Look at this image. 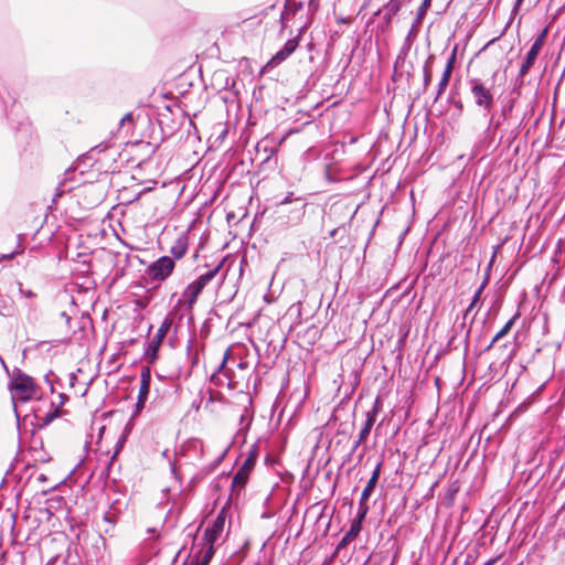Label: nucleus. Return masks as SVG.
<instances>
[{
	"label": "nucleus",
	"mask_w": 565,
	"mask_h": 565,
	"mask_svg": "<svg viewBox=\"0 0 565 565\" xmlns=\"http://www.w3.org/2000/svg\"><path fill=\"white\" fill-rule=\"evenodd\" d=\"M36 387L38 385L32 376L24 373L18 367L14 369L13 376L10 379L9 382V390L12 395L13 409L17 419V428L20 438H22L21 417L15 401H19L21 403H26L31 401L35 394Z\"/></svg>",
	"instance_id": "nucleus-1"
},
{
	"label": "nucleus",
	"mask_w": 565,
	"mask_h": 565,
	"mask_svg": "<svg viewBox=\"0 0 565 565\" xmlns=\"http://www.w3.org/2000/svg\"><path fill=\"white\" fill-rule=\"evenodd\" d=\"M172 326H173V320L169 316H167L163 319V321L161 322V324H160L157 333L153 335V338L151 340L147 341L145 351H143V356H145L146 361L148 362V364H153L158 360L159 348Z\"/></svg>",
	"instance_id": "nucleus-2"
},
{
	"label": "nucleus",
	"mask_w": 565,
	"mask_h": 565,
	"mask_svg": "<svg viewBox=\"0 0 565 565\" xmlns=\"http://www.w3.org/2000/svg\"><path fill=\"white\" fill-rule=\"evenodd\" d=\"M469 83L475 104L479 108L490 111L494 106V95L491 87L487 86L480 78H471Z\"/></svg>",
	"instance_id": "nucleus-3"
},
{
	"label": "nucleus",
	"mask_w": 565,
	"mask_h": 565,
	"mask_svg": "<svg viewBox=\"0 0 565 565\" xmlns=\"http://www.w3.org/2000/svg\"><path fill=\"white\" fill-rule=\"evenodd\" d=\"M212 280V268L201 274L196 279L190 282L182 292V300L186 309L191 310L205 286Z\"/></svg>",
	"instance_id": "nucleus-4"
},
{
	"label": "nucleus",
	"mask_w": 565,
	"mask_h": 565,
	"mask_svg": "<svg viewBox=\"0 0 565 565\" xmlns=\"http://www.w3.org/2000/svg\"><path fill=\"white\" fill-rule=\"evenodd\" d=\"M211 332V318L207 317L201 326L199 337L194 334L190 338L188 342V354L191 359L192 366L199 364L200 361V351H203L204 344L202 341L206 340Z\"/></svg>",
	"instance_id": "nucleus-5"
},
{
	"label": "nucleus",
	"mask_w": 565,
	"mask_h": 565,
	"mask_svg": "<svg viewBox=\"0 0 565 565\" xmlns=\"http://www.w3.org/2000/svg\"><path fill=\"white\" fill-rule=\"evenodd\" d=\"M151 387V369L149 365L142 366L140 371V386L137 396V402L134 405L131 419L139 416L143 411L149 397Z\"/></svg>",
	"instance_id": "nucleus-6"
},
{
	"label": "nucleus",
	"mask_w": 565,
	"mask_h": 565,
	"mask_svg": "<svg viewBox=\"0 0 565 565\" xmlns=\"http://www.w3.org/2000/svg\"><path fill=\"white\" fill-rule=\"evenodd\" d=\"M174 266L173 258L161 256L147 267L146 274L152 280H164L172 274Z\"/></svg>",
	"instance_id": "nucleus-7"
},
{
	"label": "nucleus",
	"mask_w": 565,
	"mask_h": 565,
	"mask_svg": "<svg viewBox=\"0 0 565 565\" xmlns=\"http://www.w3.org/2000/svg\"><path fill=\"white\" fill-rule=\"evenodd\" d=\"M256 457H257V455H256L255 450H253L248 454V456L244 460L242 467L238 469V471L235 473V476L233 478L232 487L234 490H241L246 486L248 478L250 476V472L253 471V469L255 467Z\"/></svg>",
	"instance_id": "nucleus-8"
},
{
	"label": "nucleus",
	"mask_w": 565,
	"mask_h": 565,
	"mask_svg": "<svg viewBox=\"0 0 565 565\" xmlns=\"http://www.w3.org/2000/svg\"><path fill=\"white\" fill-rule=\"evenodd\" d=\"M8 96L10 99H12V104H11L10 108H8L7 100L4 99L2 93L0 92V99L2 100V103L4 105V113H6L7 119L10 122L11 128L15 129L17 131H21V132H24L25 135H29L30 130H31V125L28 121V119L21 118L15 121L13 118V115L15 114V108H17V97L11 96L10 93H8Z\"/></svg>",
	"instance_id": "nucleus-9"
},
{
	"label": "nucleus",
	"mask_w": 565,
	"mask_h": 565,
	"mask_svg": "<svg viewBox=\"0 0 565 565\" xmlns=\"http://www.w3.org/2000/svg\"><path fill=\"white\" fill-rule=\"evenodd\" d=\"M547 32H548V30H547V28H545L541 32V34L535 39L534 43L532 44L524 62L522 63V65L520 67L519 75L521 77L525 76L529 73V71L531 70V67L533 66L535 60L537 58V55L540 54V52L545 43Z\"/></svg>",
	"instance_id": "nucleus-10"
},
{
	"label": "nucleus",
	"mask_w": 565,
	"mask_h": 565,
	"mask_svg": "<svg viewBox=\"0 0 565 565\" xmlns=\"http://www.w3.org/2000/svg\"><path fill=\"white\" fill-rule=\"evenodd\" d=\"M203 540V556L201 557L200 555L195 554L189 562H185L183 565H209L210 561L212 559V522H205Z\"/></svg>",
	"instance_id": "nucleus-11"
},
{
	"label": "nucleus",
	"mask_w": 565,
	"mask_h": 565,
	"mask_svg": "<svg viewBox=\"0 0 565 565\" xmlns=\"http://www.w3.org/2000/svg\"><path fill=\"white\" fill-rule=\"evenodd\" d=\"M301 34L299 33L296 38L288 40L284 47L278 51L265 65L266 68H273L280 63H282L285 60H287L299 46Z\"/></svg>",
	"instance_id": "nucleus-12"
},
{
	"label": "nucleus",
	"mask_w": 565,
	"mask_h": 565,
	"mask_svg": "<svg viewBox=\"0 0 565 565\" xmlns=\"http://www.w3.org/2000/svg\"><path fill=\"white\" fill-rule=\"evenodd\" d=\"M212 204V198L206 200L202 207L199 209L195 217L190 223L188 231L190 235H195V231L201 227V225L205 222L206 224H210L212 221V211H209V206Z\"/></svg>",
	"instance_id": "nucleus-13"
},
{
	"label": "nucleus",
	"mask_w": 565,
	"mask_h": 565,
	"mask_svg": "<svg viewBox=\"0 0 565 565\" xmlns=\"http://www.w3.org/2000/svg\"><path fill=\"white\" fill-rule=\"evenodd\" d=\"M171 114L172 110L169 105L166 106L164 111L158 114V124L162 132L168 136H172L179 127V124L175 120L171 119Z\"/></svg>",
	"instance_id": "nucleus-14"
},
{
	"label": "nucleus",
	"mask_w": 565,
	"mask_h": 565,
	"mask_svg": "<svg viewBox=\"0 0 565 565\" xmlns=\"http://www.w3.org/2000/svg\"><path fill=\"white\" fill-rule=\"evenodd\" d=\"M231 529V519H230V508L223 507L218 512L216 519L214 520V542L217 540V536L226 530L228 533Z\"/></svg>",
	"instance_id": "nucleus-15"
},
{
	"label": "nucleus",
	"mask_w": 565,
	"mask_h": 565,
	"mask_svg": "<svg viewBox=\"0 0 565 565\" xmlns=\"http://www.w3.org/2000/svg\"><path fill=\"white\" fill-rule=\"evenodd\" d=\"M377 406L375 405L372 411H369L366 413V420H365V424L363 426V428L361 429L360 434H359V439L354 443L353 445V450H355L361 443H363L367 436L370 435V431L375 423V419H376V415H377Z\"/></svg>",
	"instance_id": "nucleus-16"
},
{
	"label": "nucleus",
	"mask_w": 565,
	"mask_h": 565,
	"mask_svg": "<svg viewBox=\"0 0 565 565\" xmlns=\"http://www.w3.org/2000/svg\"><path fill=\"white\" fill-rule=\"evenodd\" d=\"M110 147V143L107 142V141H103L96 146H94L89 151H87L86 153L79 156L77 158V166L81 167V166H89L92 167L94 163H88L89 161H94L96 162L97 160L94 159V152H103L105 151L106 149H108Z\"/></svg>",
	"instance_id": "nucleus-17"
},
{
	"label": "nucleus",
	"mask_w": 565,
	"mask_h": 565,
	"mask_svg": "<svg viewBox=\"0 0 565 565\" xmlns=\"http://www.w3.org/2000/svg\"><path fill=\"white\" fill-rule=\"evenodd\" d=\"M455 58H456V53L454 52L451 54L450 58L448 60L446 68H445L444 73H443V76H441V78L439 81L438 93H437L436 99L445 92L446 87L449 84V81H450V77H451V73H452V70H454Z\"/></svg>",
	"instance_id": "nucleus-18"
},
{
	"label": "nucleus",
	"mask_w": 565,
	"mask_h": 565,
	"mask_svg": "<svg viewBox=\"0 0 565 565\" xmlns=\"http://www.w3.org/2000/svg\"><path fill=\"white\" fill-rule=\"evenodd\" d=\"M366 514L367 511L362 512V510L359 509L356 518L353 520L350 530L345 533L348 539L355 540L358 537L362 529V522Z\"/></svg>",
	"instance_id": "nucleus-19"
},
{
	"label": "nucleus",
	"mask_w": 565,
	"mask_h": 565,
	"mask_svg": "<svg viewBox=\"0 0 565 565\" xmlns=\"http://www.w3.org/2000/svg\"><path fill=\"white\" fill-rule=\"evenodd\" d=\"M206 379L209 384L204 388V396L201 397L200 399H194L191 404V407L195 408L196 411L200 409L203 399H205V408H207L209 405L212 403V375L207 376Z\"/></svg>",
	"instance_id": "nucleus-20"
},
{
	"label": "nucleus",
	"mask_w": 565,
	"mask_h": 565,
	"mask_svg": "<svg viewBox=\"0 0 565 565\" xmlns=\"http://www.w3.org/2000/svg\"><path fill=\"white\" fill-rule=\"evenodd\" d=\"M188 249V242L185 237H179L174 244L171 246L170 253L172 254V258L180 259L182 258Z\"/></svg>",
	"instance_id": "nucleus-21"
},
{
	"label": "nucleus",
	"mask_w": 565,
	"mask_h": 565,
	"mask_svg": "<svg viewBox=\"0 0 565 565\" xmlns=\"http://www.w3.org/2000/svg\"><path fill=\"white\" fill-rule=\"evenodd\" d=\"M375 486H376V483L373 480H369L366 487L363 489L361 499L359 502V509H361L362 512H364V511L369 512L367 500H369L370 495L372 494Z\"/></svg>",
	"instance_id": "nucleus-22"
},
{
	"label": "nucleus",
	"mask_w": 565,
	"mask_h": 565,
	"mask_svg": "<svg viewBox=\"0 0 565 565\" xmlns=\"http://www.w3.org/2000/svg\"><path fill=\"white\" fill-rule=\"evenodd\" d=\"M64 413L65 411H61L58 407H54L53 409L45 414L41 423L36 424V429H43L44 427L49 426L54 419L61 417Z\"/></svg>",
	"instance_id": "nucleus-23"
},
{
	"label": "nucleus",
	"mask_w": 565,
	"mask_h": 565,
	"mask_svg": "<svg viewBox=\"0 0 565 565\" xmlns=\"http://www.w3.org/2000/svg\"><path fill=\"white\" fill-rule=\"evenodd\" d=\"M519 318V313H515L503 327L502 329L494 335V338L492 339L491 343L488 345L487 349H491L492 345L501 338H503L504 335H507L510 330L512 329V327L514 326L515 323V320Z\"/></svg>",
	"instance_id": "nucleus-24"
},
{
	"label": "nucleus",
	"mask_w": 565,
	"mask_h": 565,
	"mask_svg": "<svg viewBox=\"0 0 565 565\" xmlns=\"http://www.w3.org/2000/svg\"><path fill=\"white\" fill-rule=\"evenodd\" d=\"M35 428L31 429L30 431V444H29V451L30 452H39L40 450H43V440L40 436H36Z\"/></svg>",
	"instance_id": "nucleus-25"
},
{
	"label": "nucleus",
	"mask_w": 565,
	"mask_h": 565,
	"mask_svg": "<svg viewBox=\"0 0 565 565\" xmlns=\"http://www.w3.org/2000/svg\"><path fill=\"white\" fill-rule=\"evenodd\" d=\"M220 445L217 446V451H218V455H217V460H222L224 458V456L226 455V452L228 451L231 445H232V441L228 439V438H223L222 440H220L218 443Z\"/></svg>",
	"instance_id": "nucleus-26"
},
{
	"label": "nucleus",
	"mask_w": 565,
	"mask_h": 565,
	"mask_svg": "<svg viewBox=\"0 0 565 565\" xmlns=\"http://www.w3.org/2000/svg\"><path fill=\"white\" fill-rule=\"evenodd\" d=\"M51 375H54L53 371H49V373L45 374L44 381L50 386V392L53 394L55 392L54 384H58L60 386H63V384L58 376H54V380H51Z\"/></svg>",
	"instance_id": "nucleus-27"
},
{
	"label": "nucleus",
	"mask_w": 565,
	"mask_h": 565,
	"mask_svg": "<svg viewBox=\"0 0 565 565\" xmlns=\"http://www.w3.org/2000/svg\"><path fill=\"white\" fill-rule=\"evenodd\" d=\"M73 189L74 186L66 188L65 182H60L55 190L53 202H56L57 199L62 198L66 192H70Z\"/></svg>",
	"instance_id": "nucleus-28"
},
{
	"label": "nucleus",
	"mask_w": 565,
	"mask_h": 565,
	"mask_svg": "<svg viewBox=\"0 0 565 565\" xmlns=\"http://www.w3.org/2000/svg\"><path fill=\"white\" fill-rule=\"evenodd\" d=\"M433 0H423L422 4L418 8L417 12V22L420 23L427 10L430 8Z\"/></svg>",
	"instance_id": "nucleus-29"
},
{
	"label": "nucleus",
	"mask_w": 565,
	"mask_h": 565,
	"mask_svg": "<svg viewBox=\"0 0 565 565\" xmlns=\"http://www.w3.org/2000/svg\"><path fill=\"white\" fill-rule=\"evenodd\" d=\"M482 290H483V285L481 287H479V289L476 291L475 297H473L471 303L469 305V307L467 308V310L465 312V316H463L465 318L468 317L470 311L475 308V306L479 301Z\"/></svg>",
	"instance_id": "nucleus-30"
},
{
	"label": "nucleus",
	"mask_w": 565,
	"mask_h": 565,
	"mask_svg": "<svg viewBox=\"0 0 565 565\" xmlns=\"http://www.w3.org/2000/svg\"><path fill=\"white\" fill-rule=\"evenodd\" d=\"M19 285V292L28 298V299H33L36 297V294L34 291H32L31 289H23V286H22V282H18Z\"/></svg>",
	"instance_id": "nucleus-31"
},
{
	"label": "nucleus",
	"mask_w": 565,
	"mask_h": 565,
	"mask_svg": "<svg viewBox=\"0 0 565 565\" xmlns=\"http://www.w3.org/2000/svg\"><path fill=\"white\" fill-rule=\"evenodd\" d=\"M34 460L40 462H47L50 460V457L43 451L40 450L39 452H32Z\"/></svg>",
	"instance_id": "nucleus-32"
},
{
	"label": "nucleus",
	"mask_w": 565,
	"mask_h": 565,
	"mask_svg": "<svg viewBox=\"0 0 565 565\" xmlns=\"http://www.w3.org/2000/svg\"><path fill=\"white\" fill-rule=\"evenodd\" d=\"M114 460H115V455H113V457L110 458L107 466L102 470L100 478H105V479L109 478V472H110V468H111Z\"/></svg>",
	"instance_id": "nucleus-33"
},
{
	"label": "nucleus",
	"mask_w": 565,
	"mask_h": 565,
	"mask_svg": "<svg viewBox=\"0 0 565 565\" xmlns=\"http://www.w3.org/2000/svg\"><path fill=\"white\" fill-rule=\"evenodd\" d=\"M209 241H210V233H209L207 228H205V231L200 236V241H199L200 247L203 248L205 245H207Z\"/></svg>",
	"instance_id": "nucleus-34"
},
{
	"label": "nucleus",
	"mask_w": 565,
	"mask_h": 565,
	"mask_svg": "<svg viewBox=\"0 0 565 565\" xmlns=\"http://www.w3.org/2000/svg\"><path fill=\"white\" fill-rule=\"evenodd\" d=\"M127 440V437H126V434H122L119 439L117 440V444H116V447H115V452L114 455L116 456L124 447V444L126 443Z\"/></svg>",
	"instance_id": "nucleus-35"
},
{
	"label": "nucleus",
	"mask_w": 565,
	"mask_h": 565,
	"mask_svg": "<svg viewBox=\"0 0 565 565\" xmlns=\"http://www.w3.org/2000/svg\"><path fill=\"white\" fill-rule=\"evenodd\" d=\"M381 468H382V462H379L376 465L375 469L373 470V473H372L370 480H373L375 483H377L380 475H381Z\"/></svg>",
	"instance_id": "nucleus-36"
},
{
	"label": "nucleus",
	"mask_w": 565,
	"mask_h": 565,
	"mask_svg": "<svg viewBox=\"0 0 565 565\" xmlns=\"http://www.w3.org/2000/svg\"><path fill=\"white\" fill-rule=\"evenodd\" d=\"M75 172V169L74 168H68L65 172H64V179L62 182H65V184L68 182V181H73V174Z\"/></svg>",
	"instance_id": "nucleus-37"
},
{
	"label": "nucleus",
	"mask_w": 565,
	"mask_h": 565,
	"mask_svg": "<svg viewBox=\"0 0 565 565\" xmlns=\"http://www.w3.org/2000/svg\"><path fill=\"white\" fill-rule=\"evenodd\" d=\"M103 520L107 523H110V524H115L116 523V518L109 512H105L104 516H103Z\"/></svg>",
	"instance_id": "nucleus-38"
},
{
	"label": "nucleus",
	"mask_w": 565,
	"mask_h": 565,
	"mask_svg": "<svg viewBox=\"0 0 565 565\" xmlns=\"http://www.w3.org/2000/svg\"><path fill=\"white\" fill-rule=\"evenodd\" d=\"M134 116L131 113H127L119 121V126H124L126 122H132Z\"/></svg>",
	"instance_id": "nucleus-39"
},
{
	"label": "nucleus",
	"mask_w": 565,
	"mask_h": 565,
	"mask_svg": "<svg viewBox=\"0 0 565 565\" xmlns=\"http://www.w3.org/2000/svg\"><path fill=\"white\" fill-rule=\"evenodd\" d=\"M126 275V270H125V267H121V268H118L115 273V276L113 278V282L117 281L118 279H120L121 277H124Z\"/></svg>",
	"instance_id": "nucleus-40"
},
{
	"label": "nucleus",
	"mask_w": 565,
	"mask_h": 565,
	"mask_svg": "<svg viewBox=\"0 0 565 565\" xmlns=\"http://www.w3.org/2000/svg\"><path fill=\"white\" fill-rule=\"evenodd\" d=\"M206 177V181L212 178V168H207V163H205L202 172V178Z\"/></svg>",
	"instance_id": "nucleus-41"
},
{
	"label": "nucleus",
	"mask_w": 565,
	"mask_h": 565,
	"mask_svg": "<svg viewBox=\"0 0 565 565\" xmlns=\"http://www.w3.org/2000/svg\"><path fill=\"white\" fill-rule=\"evenodd\" d=\"M58 398H60V403L57 406L58 408H60V406L64 405L70 399L68 395H66L65 393H60Z\"/></svg>",
	"instance_id": "nucleus-42"
},
{
	"label": "nucleus",
	"mask_w": 565,
	"mask_h": 565,
	"mask_svg": "<svg viewBox=\"0 0 565 565\" xmlns=\"http://www.w3.org/2000/svg\"><path fill=\"white\" fill-rule=\"evenodd\" d=\"M431 81V71L429 68H425L424 82L425 85H428Z\"/></svg>",
	"instance_id": "nucleus-43"
},
{
	"label": "nucleus",
	"mask_w": 565,
	"mask_h": 565,
	"mask_svg": "<svg viewBox=\"0 0 565 565\" xmlns=\"http://www.w3.org/2000/svg\"><path fill=\"white\" fill-rule=\"evenodd\" d=\"M76 382H77L76 373H74V372L70 373V386L74 387Z\"/></svg>",
	"instance_id": "nucleus-44"
},
{
	"label": "nucleus",
	"mask_w": 565,
	"mask_h": 565,
	"mask_svg": "<svg viewBox=\"0 0 565 565\" xmlns=\"http://www.w3.org/2000/svg\"><path fill=\"white\" fill-rule=\"evenodd\" d=\"M353 540L352 539H348L347 537V534H344V536L342 537V540L340 541L339 543V548L345 546L347 544H349L350 542H352Z\"/></svg>",
	"instance_id": "nucleus-45"
},
{
	"label": "nucleus",
	"mask_w": 565,
	"mask_h": 565,
	"mask_svg": "<svg viewBox=\"0 0 565 565\" xmlns=\"http://www.w3.org/2000/svg\"><path fill=\"white\" fill-rule=\"evenodd\" d=\"M61 318H63L65 320L66 324L70 326V323L72 321V318L67 315V312L62 311L61 312Z\"/></svg>",
	"instance_id": "nucleus-46"
},
{
	"label": "nucleus",
	"mask_w": 565,
	"mask_h": 565,
	"mask_svg": "<svg viewBox=\"0 0 565 565\" xmlns=\"http://www.w3.org/2000/svg\"><path fill=\"white\" fill-rule=\"evenodd\" d=\"M19 253H20V252L14 250V252H11L10 254H6V255H3L1 258H2V259H12V258H14V256H15L17 254H19Z\"/></svg>",
	"instance_id": "nucleus-47"
},
{
	"label": "nucleus",
	"mask_w": 565,
	"mask_h": 565,
	"mask_svg": "<svg viewBox=\"0 0 565 565\" xmlns=\"http://www.w3.org/2000/svg\"><path fill=\"white\" fill-rule=\"evenodd\" d=\"M499 558H500V556L491 558V559L487 561L483 565H494Z\"/></svg>",
	"instance_id": "nucleus-48"
},
{
	"label": "nucleus",
	"mask_w": 565,
	"mask_h": 565,
	"mask_svg": "<svg viewBox=\"0 0 565 565\" xmlns=\"http://www.w3.org/2000/svg\"><path fill=\"white\" fill-rule=\"evenodd\" d=\"M38 481L39 482H46L47 481V477L43 473H41L39 477H38Z\"/></svg>",
	"instance_id": "nucleus-49"
},
{
	"label": "nucleus",
	"mask_w": 565,
	"mask_h": 565,
	"mask_svg": "<svg viewBox=\"0 0 565 565\" xmlns=\"http://www.w3.org/2000/svg\"><path fill=\"white\" fill-rule=\"evenodd\" d=\"M129 262H130V254H126L125 255V266L126 267L127 265H129Z\"/></svg>",
	"instance_id": "nucleus-50"
},
{
	"label": "nucleus",
	"mask_w": 565,
	"mask_h": 565,
	"mask_svg": "<svg viewBox=\"0 0 565 565\" xmlns=\"http://www.w3.org/2000/svg\"><path fill=\"white\" fill-rule=\"evenodd\" d=\"M210 151H212V145H207L205 158L209 156Z\"/></svg>",
	"instance_id": "nucleus-51"
},
{
	"label": "nucleus",
	"mask_w": 565,
	"mask_h": 565,
	"mask_svg": "<svg viewBox=\"0 0 565 565\" xmlns=\"http://www.w3.org/2000/svg\"><path fill=\"white\" fill-rule=\"evenodd\" d=\"M222 264H223V262L216 268H214V270H213L214 275H216V273L220 270V268L222 267Z\"/></svg>",
	"instance_id": "nucleus-52"
},
{
	"label": "nucleus",
	"mask_w": 565,
	"mask_h": 565,
	"mask_svg": "<svg viewBox=\"0 0 565 565\" xmlns=\"http://www.w3.org/2000/svg\"><path fill=\"white\" fill-rule=\"evenodd\" d=\"M523 1H524V0H516V2H515V7H514V8H515V9H518V8L521 6V3H522Z\"/></svg>",
	"instance_id": "nucleus-53"
},
{
	"label": "nucleus",
	"mask_w": 565,
	"mask_h": 565,
	"mask_svg": "<svg viewBox=\"0 0 565 565\" xmlns=\"http://www.w3.org/2000/svg\"><path fill=\"white\" fill-rule=\"evenodd\" d=\"M225 354H226V352L224 353V356H223L222 363H221V365H220V370H221V369L224 366V364H225Z\"/></svg>",
	"instance_id": "nucleus-54"
},
{
	"label": "nucleus",
	"mask_w": 565,
	"mask_h": 565,
	"mask_svg": "<svg viewBox=\"0 0 565 565\" xmlns=\"http://www.w3.org/2000/svg\"><path fill=\"white\" fill-rule=\"evenodd\" d=\"M223 288V284L218 287V289L216 290V296L218 297L220 296V292H221V289Z\"/></svg>",
	"instance_id": "nucleus-55"
},
{
	"label": "nucleus",
	"mask_w": 565,
	"mask_h": 565,
	"mask_svg": "<svg viewBox=\"0 0 565 565\" xmlns=\"http://www.w3.org/2000/svg\"><path fill=\"white\" fill-rule=\"evenodd\" d=\"M225 135H226V130H223V131L220 134V138H223Z\"/></svg>",
	"instance_id": "nucleus-56"
},
{
	"label": "nucleus",
	"mask_w": 565,
	"mask_h": 565,
	"mask_svg": "<svg viewBox=\"0 0 565 565\" xmlns=\"http://www.w3.org/2000/svg\"><path fill=\"white\" fill-rule=\"evenodd\" d=\"M56 487H57V483H55V484L51 486V487L49 488V490H54Z\"/></svg>",
	"instance_id": "nucleus-57"
},
{
	"label": "nucleus",
	"mask_w": 565,
	"mask_h": 565,
	"mask_svg": "<svg viewBox=\"0 0 565 565\" xmlns=\"http://www.w3.org/2000/svg\"><path fill=\"white\" fill-rule=\"evenodd\" d=\"M13 524L15 523V514H12Z\"/></svg>",
	"instance_id": "nucleus-58"
}]
</instances>
